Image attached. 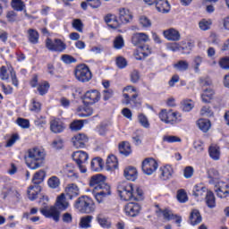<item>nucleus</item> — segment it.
Masks as SVG:
<instances>
[{
	"mask_svg": "<svg viewBox=\"0 0 229 229\" xmlns=\"http://www.w3.org/2000/svg\"><path fill=\"white\" fill-rule=\"evenodd\" d=\"M118 194L123 201H142V190L134 188L132 183L122 182L117 187Z\"/></svg>",
	"mask_w": 229,
	"mask_h": 229,
	"instance_id": "obj_1",
	"label": "nucleus"
},
{
	"mask_svg": "<svg viewBox=\"0 0 229 229\" xmlns=\"http://www.w3.org/2000/svg\"><path fill=\"white\" fill-rule=\"evenodd\" d=\"M46 161V151L42 148H32L27 151L25 156L26 165L30 169H38L44 165Z\"/></svg>",
	"mask_w": 229,
	"mask_h": 229,
	"instance_id": "obj_2",
	"label": "nucleus"
},
{
	"mask_svg": "<svg viewBox=\"0 0 229 229\" xmlns=\"http://www.w3.org/2000/svg\"><path fill=\"white\" fill-rule=\"evenodd\" d=\"M67 208H69V202H67L65 193H62L57 197L55 207L50 208V209L41 208L40 212L46 217H52L57 223L60 221V210H67Z\"/></svg>",
	"mask_w": 229,
	"mask_h": 229,
	"instance_id": "obj_3",
	"label": "nucleus"
},
{
	"mask_svg": "<svg viewBox=\"0 0 229 229\" xmlns=\"http://www.w3.org/2000/svg\"><path fill=\"white\" fill-rule=\"evenodd\" d=\"M73 207L82 214H91V212L96 210L94 200H92L90 197L85 195L79 197L75 200Z\"/></svg>",
	"mask_w": 229,
	"mask_h": 229,
	"instance_id": "obj_4",
	"label": "nucleus"
},
{
	"mask_svg": "<svg viewBox=\"0 0 229 229\" xmlns=\"http://www.w3.org/2000/svg\"><path fill=\"white\" fill-rule=\"evenodd\" d=\"M75 78L81 83H87L92 80V72L86 64H79L75 69Z\"/></svg>",
	"mask_w": 229,
	"mask_h": 229,
	"instance_id": "obj_5",
	"label": "nucleus"
},
{
	"mask_svg": "<svg viewBox=\"0 0 229 229\" xmlns=\"http://www.w3.org/2000/svg\"><path fill=\"white\" fill-rule=\"evenodd\" d=\"M180 114L173 112L172 110L167 111L166 109L161 110L159 113V119L165 124H174L180 123Z\"/></svg>",
	"mask_w": 229,
	"mask_h": 229,
	"instance_id": "obj_6",
	"label": "nucleus"
},
{
	"mask_svg": "<svg viewBox=\"0 0 229 229\" xmlns=\"http://www.w3.org/2000/svg\"><path fill=\"white\" fill-rule=\"evenodd\" d=\"M74 162H76L81 173H87L85 164L89 160V154L83 150L73 152L72 155Z\"/></svg>",
	"mask_w": 229,
	"mask_h": 229,
	"instance_id": "obj_7",
	"label": "nucleus"
},
{
	"mask_svg": "<svg viewBox=\"0 0 229 229\" xmlns=\"http://www.w3.org/2000/svg\"><path fill=\"white\" fill-rule=\"evenodd\" d=\"M141 169L144 174L151 176L158 169V163L153 157H147L142 161Z\"/></svg>",
	"mask_w": 229,
	"mask_h": 229,
	"instance_id": "obj_8",
	"label": "nucleus"
},
{
	"mask_svg": "<svg viewBox=\"0 0 229 229\" xmlns=\"http://www.w3.org/2000/svg\"><path fill=\"white\" fill-rule=\"evenodd\" d=\"M140 205L135 202H129L124 207L126 216H130L131 217H137L140 214Z\"/></svg>",
	"mask_w": 229,
	"mask_h": 229,
	"instance_id": "obj_9",
	"label": "nucleus"
},
{
	"mask_svg": "<svg viewBox=\"0 0 229 229\" xmlns=\"http://www.w3.org/2000/svg\"><path fill=\"white\" fill-rule=\"evenodd\" d=\"M84 99L89 105H95V103H98V101L101 99V93H99L97 89L88 90L84 95Z\"/></svg>",
	"mask_w": 229,
	"mask_h": 229,
	"instance_id": "obj_10",
	"label": "nucleus"
},
{
	"mask_svg": "<svg viewBox=\"0 0 229 229\" xmlns=\"http://www.w3.org/2000/svg\"><path fill=\"white\" fill-rule=\"evenodd\" d=\"M72 142L77 149L80 148H85V144L89 142V137L83 133H79L72 139Z\"/></svg>",
	"mask_w": 229,
	"mask_h": 229,
	"instance_id": "obj_11",
	"label": "nucleus"
},
{
	"mask_svg": "<svg viewBox=\"0 0 229 229\" xmlns=\"http://www.w3.org/2000/svg\"><path fill=\"white\" fill-rule=\"evenodd\" d=\"M64 192L68 199H72L80 196V188L74 183H70L65 187Z\"/></svg>",
	"mask_w": 229,
	"mask_h": 229,
	"instance_id": "obj_12",
	"label": "nucleus"
},
{
	"mask_svg": "<svg viewBox=\"0 0 229 229\" xmlns=\"http://www.w3.org/2000/svg\"><path fill=\"white\" fill-rule=\"evenodd\" d=\"M61 173H63L64 176H67L68 178H72V180H78L79 178L78 174L74 172V165L71 163L66 164L61 170Z\"/></svg>",
	"mask_w": 229,
	"mask_h": 229,
	"instance_id": "obj_13",
	"label": "nucleus"
},
{
	"mask_svg": "<svg viewBox=\"0 0 229 229\" xmlns=\"http://www.w3.org/2000/svg\"><path fill=\"white\" fill-rule=\"evenodd\" d=\"M50 130L53 133H62L65 130L64 122L58 118H54L50 121Z\"/></svg>",
	"mask_w": 229,
	"mask_h": 229,
	"instance_id": "obj_14",
	"label": "nucleus"
},
{
	"mask_svg": "<svg viewBox=\"0 0 229 229\" xmlns=\"http://www.w3.org/2000/svg\"><path fill=\"white\" fill-rule=\"evenodd\" d=\"M131 42L134 46H140V44H146L149 42V36L144 32L136 33L131 38Z\"/></svg>",
	"mask_w": 229,
	"mask_h": 229,
	"instance_id": "obj_15",
	"label": "nucleus"
},
{
	"mask_svg": "<svg viewBox=\"0 0 229 229\" xmlns=\"http://www.w3.org/2000/svg\"><path fill=\"white\" fill-rule=\"evenodd\" d=\"M41 191L42 187L40 185H30L27 191L29 199H30V201H35V199L38 198V194H40Z\"/></svg>",
	"mask_w": 229,
	"mask_h": 229,
	"instance_id": "obj_16",
	"label": "nucleus"
},
{
	"mask_svg": "<svg viewBox=\"0 0 229 229\" xmlns=\"http://www.w3.org/2000/svg\"><path fill=\"white\" fill-rule=\"evenodd\" d=\"M163 35L166 40H172L173 42H178L181 38L180 32L173 28L164 30Z\"/></svg>",
	"mask_w": 229,
	"mask_h": 229,
	"instance_id": "obj_17",
	"label": "nucleus"
},
{
	"mask_svg": "<svg viewBox=\"0 0 229 229\" xmlns=\"http://www.w3.org/2000/svg\"><path fill=\"white\" fill-rule=\"evenodd\" d=\"M119 19L122 24H128V22H131V20L133 19V15L130 12V10L126 8H121L119 10Z\"/></svg>",
	"mask_w": 229,
	"mask_h": 229,
	"instance_id": "obj_18",
	"label": "nucleus"
},
{
	"mask_svg": "<svg viewBox=\"0 0 229 229\" xmlns=\"http://www.w3.org/2000/svg\"><path fill=\"white\" fill-rule=\"evenodd\" d=\"M156 207L157 208L156 210V214L157 215L158 217H161L163 216L165 221H171L172 219H174L176 217V215L173 214V211L169 209L162 210V208H158V205H156Z\"/></svg>",
	"mask_w": 229,
	"mask_h": 229,
	"instance_id": "obj_19",
	"label": "nucleus"
},
{
	"mask_svg": "<svg viewBox=\"0 0 229 229\" xmlns=\"http://www.w3.org/2000/svg\"><path fill=\"white\" fill-rule=\"evenodd\" d=\"M156 8L160 13H169L171 5L167 0H157L156 2Z\"/></svg>",
	"mask_w": 229,
	"mask_h": 229,
	"instance_id": "obj_20",
	"label": "nucleus"
},
{
	"mask_svg": "<svg viewBox=\"0 0 229 229\" xmlns=\"http://www.w3.org/2000/svg\"><path fill=\"white\" fill-rule=\"evenodd\" d=\"M106 182V179L102 174L93 175L90 179L89 185L93 187L94 191L97 190L100 185Z\"/></svg>",
	"mask_w": 229,
	"mask_h": 229,
	"instance_id": "obj_21",
	"label": "nucleus"
},
{
	"mask_svg": "<svg viewBox=\"0 0 229 229\" xmlns=\"http://www.w3.org/2000/svg\"><path fill=\"white\" fill-rule=\"evenodd\" d=\"M202 217L199 210L192 209L190 215V225L192 226H196V225H199L201 223Z\"/></svg>",
	"mask_w": 229,
	"mask_h": 229,
	"instance_id": "obj_22",
	"label": "nucleus"
},
{
	"mask_svg": "<svg viewBox=\"0 0 229 229\" xmlns=\"http://www.w3.org/2000/svg\"><path fill=\"white\" fill-rule=\"evenodd\" d=\"M123 174L126 180H130L131 182H135L137 180V169L133 166L125 168Z\"/></svg>",
	"mask_w": 229,
	"mask_h": 229,
	"instance_id": "obj_23",
	"label": "nucleus"
},
{
	"mask_svg": "<svg viewBox=\"0 0 229 229\" xmlns=\"http://www.w3.org/2000/svg\"><path fill=\"white\" fill-rule=\"evenodd\" d=\"M119 163L117 162V157L114 155H110L107 157L106 162V167L107 171H114V169H117V165Z\"/></svg>",
	"mask_w": 229,
	"mask_h": 229,
	"instance_id": "obj_24",
	"label": "nucleus"
},
{
	"mask_svg": "<svg viewBox=\"0 0 229 229\" xmlns=\"http://www.w3.org/2000/svg\"><path fill=\"white\" fill-rule=\"evenodd\" d=\"M161 180H169L173 176V167L169 165H166L160 168Z\"/></svg>",
	"mask_w": 229,
	"mask_h": 229,
	"instance_id": "obj_25",
	"label": "nucleus"
},
{
	"mask_svg": "<svg viewBox=\"0 0 229 229\" xmlns=\"http://www.w3.org/2000/svg\"><path fill=\"white\" fill-rule=\"evenodd\" d=\"M105 21L106 24H108L109 28H112L113 30H116V28H119L120 26L119 21H117V18L113 14H107L105 17Z\"/></svg>",
	"mask_w": 229,
	"mask_h": 229,
	"instance_id": "obj_26",
	"label": "nucleus"
},
{
	"mask_svg": "<svg viewBox=\"0 0 229 229\" xmlns=\"http://www.w3.org/2000/svg\"><path fill=\"white\" fill-rule=\"evenodd\" d=\"M208 178L209 179L208 182L213 185V183H216L219 180V171L215 168H210L208 171Z\"/></svg>",
	"mask_w": 229,
	"mask_h": 229,
	"instance_id": "obj_27",
	"label": "nucleus"
},
{
	"mask_svg": "<svg viewBox=\"0 0 229 229\" xmlns=\"http://www.w3.org/2000/svg\"><path fill=\"white\" fill-rule=\"evenodd\" d=\"M45 178H46V171L39 170L35 173V174L32 178V182L36 185H40V183H42V182H44Z\"/></svg>",
	"mask_w": 229,
	"mask_h": 229,
	"instance_id": "obj_28",
	"label": "nucleus"
},
{
	"mask_svg": "<svg viewBox=\"0 0 229 229\" xmlns=\"http://www.w3.org/2000/svg\"><path fill=\"white\" fill-rule=\"evenodd\" d=\"M96 219L98 225L102 226V228H110L112 226V223H110V221H108V218H106L103 214H98Z\"/></svg>",
	"mask_w": 229,
	"mask_h": 229,
	"instance_id": "obj_29",
	"label": "nucleus"
},
{
	"mask_svg": "<svg viewBox=\"0 0 229 229\" xmlns=\"http://www.w3.org/2000/svg\"><path fill=\"white\" fill-rule=\"evenodd\" d=\"M119 152L121 155H124V157H128L131 155V146L130 143L123 141L119 145Z\"/></svg>",
	"mask_w": 229,
	"mask_h": 229,
	"instance_id": "obj_30",
	"label": "nucleus"
},
{
	"mask_svg": "<svg viewBox=\"0 0 229 229\" xmlns=\"http://www.w3.org/2000/svg\"><path fill=\"white\" fill-rule=\"evenodd\" d=\"M206 204L208 205V208H215L216 207V196L212 191H207Z\"/></svg>",
	"mask_w": 229,
	"mask_h": 229,
	"instance_id": "obj_31",
	"label": "nucleus"
},
{
	"mask_svg": "<svg viewBox=\"0 0 229 229\" xmlns=\"http://www.w3.org/2000/svg\"><path fill=\"white\" fill-rule=\"evenodd\" d=\"M214 89H206L203 90V93L201 94V99L203 103H210V100L212 98H214Z\"/></svg>",
	"mask_w": 229,
	"mask_h": 229,
	"instance_id": "obj_32",
	"label": "nucleus"
},
{
	"mask_svg": "<svg viewBox=\"0 0 229 229\" xmlns=\"http://www.w3.org/2000/svg\"><path fill=\"white\" fill-rule=\"evenodd\" d=\"M28 38H29V42H30V44H38V38H39V35H38V31L33 30V29H30L28 30Z\"/></svg>",
	"mask_w": 229,
	"mask_h": 229,
	"instance_id": "obj_33",
	"label": "nucleus"
},
{
	"mask_svg": "<svg viewBox=\"0 0 229 229\" xmlns=\"http://www.w3.org/2000/svg\"><path fill=\"white\" fill-rule=\"evenodd\" d=\"M207 192H208V190L207 189V187L201 184L195 185V187L193 188V196H195L196 198H199V196H205Z\"/></svg>",
	"mask_w": 229,
	"mask_h": 229,
	"instance_id": "obj_34",
	"label": "nucleus"
},
{
	"mask_svg": "<svg viewBox=\"0 0 229 229\" xmlns=\"http://www.w3.org/2000/svg\"><path fill=\"white\" fill-rule=\"evenodd\" d=\"M209 156L213 160H219V157H221V152L219 151V147L216 145H211L209 147Z\"/></svg>",
	"mask_w": 229,
	"mask_h": 229,
	"instance_id": "obj_35",
	"label": "nucleus"
},
{
	"mask_svg": "<svg viewBox=\"0 0 229 229\" xmlns=\"http://www.w3.org/2000/svg\"><path fill=\"white\" fill-rule=\"evenodd\" d=\"M123 98L125 99L124 101L125 105H130V103H133L134 105H140V103L137 102V98H139V93H137V91L131 98H130V94L123 93Z\"/></svg>",
	"mask_w": 229,
	"mask_h": 229,
	"instance_id": "obj_36",
	"label": "nucleus"
},
{
	"mask_svg": "<svg viewBox=\"0 0 229 229\" xmlns=\"http://www.w3.org/2000/svg\"><path fill=\"white\" fill-rule=\"evenodd\" d=\"M174 68L180 72H185L189 69V63L187 61L181 60L174 64Z\"/></svg>",
	"mask_w": 229,
	"mask_h": 229,
	"instance_id": "obj_37",
	"label": "nucleus"
},
{
	"mask_svg": "<svg viewBox=\"0 0 229 229\" xmlns=\"http://www.w3.org/2000/svg\"><path fill=\"white\" fill-rule=\"evenodd\" d=\"M95 191L102 192V194H106V196H110V194H112V190L106 181L104 182V183L100 184L98 188H97Z\"/></svg>",
	"mask_w": 229,
	"mask_h": 229,
	"instance_id": "obj_38",
	"label": "nucleus"
},
{
	"mask_svg": "<svg viewBox=\"0 0 229 229\" xmlns=\"http://www.w3.org/2000/svg\"><path fill=\"white\" fill-rule=\"evenodd\" d=\"M197 124L199 128V130H201L202 131H204L206 133V131L208 130H210V121L207 120V119H199L197 122Z\"/></svg>",
	"mask_w": 229,
	"mask_h": 229,
	"instance_id": "obj_39",
	"label": "nucleus"
},
{
	"mask_svg": "<svg viewBox=\"0 0 229 229\" xmlns=\"http://www.w3.org/2000/svg\"><path fill=\"white\" fill-rule=\"evenodd\" d=\"M47 185L50 189H58L60 187V178L55 175L51 176L47 181Z\"/></svg>",
	"mask_w": 229,
	"mask_h": 229,
	"instance_id": "obj_40",
	"label": "nucleus"
},
{
	"mask_svg": "<svg viewBox=\"0 0 229 229\" xmlns=\"http://www.w3.org/2000/svg\"><path fill=\"white\" fill-rule=\"evenodd\" d=\"M80 112H81V109L78 107L77 113L80 117H90V115L94 114V110L92 109V107H89V106L84 107L81 113Z\"/></svg>",
	"mask_w": 229,
	"mask_h": 229,
	"instance_id": "obj_41",
	"label": "nucleus"
},
{
	"mask_svg": "<svg viewBox=\"0 0 229 229\" xmlns=\"http://www.w3.org/2000/svg\"><path fill=\"white\" fill-rule=\"evenodd\" d=\"M103 167V159L101 157H95L91 161L92 171H99Z\"/></svg>",
	"mask_w": 229,
	"mask_h": 229,
	"instance_id": "obj_42",
	"label": "nucleus"
},
{
	"mask_svg": "<svg viewBox=\"0 0 229 229\" xmlns=\"http://www.w3.org/2000/svg\"><path fill=\"white\" fill-rule=\"evenodd\" d=\"M92 219H94V216H86L81 218V228H90V223H92Z\"/></svg>",
	"mask_w": 229,
	"mask_h": 229,
	"instance_id": "obj_43",
	"label": "nucleus"
},
{
	"mask_svg": "<svg viewBox=\"0 0 229 229\" xmlns=\"http://www.w3.org/2000/svg\"><path fill=\"white\" fill-rule=\"evenodd\" d=\"M83 128V120H74L70 124L72 131H80Z\"/></svg>",
	"mask_w": 229,
	"mask_h": 229,
	"instance_id": "obj_44",
	"label": "nucleus"
},
{
	"mask_svg": "<svg viewBox=\"0 0 229 229\" xmlns=\"http://www.w3.org/2000/svg\"><path fill=\"white\" fill-rule=\"evenodd\" d=\"M12 6L13 10H16V12H22V10L26 8V5L22 0H13Z\"/></svg>",
	"mask_w": 229,
	"mask_h": 229,
	"instance_id": "obj_45",
	"label": "nucleus"
},
{
	"mask_svg": "<svg viewBox=\"0 0 229 229\" xmlns=\"http://www.w3.org/2000/svg\"><path fill=\"white\" fill-rule=\"evenodd\" d=\"M47 90H49V82L44 81L38 86V91L39 92L40 96H45L47 94Z\"/></svg>",
	"mask_w": 229,
	"mask_h": 229,
	"instance_id": "obj_46",
	"label": "nucleus"
},
{
	"mask_svg": "<svg viewBox=\"0 0 229 229\" xmlns=\"http://www.w3.org/2000/svg\"><path fill=\"white\" fill-rule=\"evenodd\" d=\"M72 26L76 31L79 33H83V22L80 19H73L72 22Z\"/></svg>",
	"mask_w": 229,
	"mask_h": 229,
	"instance_id": "obj_47",
	"label": "nucleus"
},
{
	"mask_svg": "<svg viewBox=\"0 0 229 229\" xmlns=\"http://www.w3.org/2000/svg\"><path fill=\"white\" fill-rule=\"evenodd\" d=\"M210 26H212V21L211 20H201L199 22V28L202 30V31H207L208 30V29L210 28Z\"/></svg>",
	"mask_w": 229,
	"mask_h": 229,
	"instance_id": "obj_48",
	"label": "nucleus"
},
{
	"mask_svg": "<svg viewBox=\"0 0 229 229\" xmlns=\"http://www.w3.org/2000/svg\"><path fill=\"white\" fill-rule=\"evenodd\" d=\"M163 142H168L169 144H173V142H182V139L178 136L165 135L163 137Z\"/></svg>",
	"mask_w": 229,
	"mask_h": 229,
	"instance_id": "obj_49",
	"label": "nucleus"
},
{
	"mask_svg": "<svg viewBox=\"0 0 229 229\" xmlns=\"http://www.w3.org/2000/svg\"><path fill=\"white\" fill-rule=\"evenodd\" d=\"M16 124H18V126H20V128H23L24 130H28V128H30V120L19 117L16 120Z\"/></svg>",
	"mask_w": 229,
	"mask_h": 229,
	"instance_id": "obj_50",
	"label": "nucleus"
},
{
	"mask_svg": "<svg viewBox=\"0 0 229 229\" xmlns=\"http://www.w3.org/2000/svg\"><path fill=\"white\" fill-rule=\"evenodd\" d=\"M67 49V45L59 38H55V51L62 53Z\"/></svg>",
	"mask_w": 229,
	"mask_h": 229,
	"instance_id": "obj_51",
	"label": "nucleus"
},
{
	"mask_svg": "<svg viewBox=\"0 0 229 229\" xmlns=\"http://www.w3.org/2000/svg\"><path fill=\"white\" fill-rule=\"evenodd\" d=\"M124 46V39L123 36H118L114 40V49H123Z\"/></svg>",
	"mask_w": 229,
	"mask_h": 229,
	"instance_id": "obj_52",
	"label": "nucleus"
},
{
	"mask_svg": "<svg viewBox=\"0 0 229 229\" xmlns=\"http://www.w3.org/2000/svg\"><path fill=\"white\" fill-rule=\"evenodd\" d=\"M93 196L96 199V201H98V203H103V201H105V198H106V196L105 193H102L101 191H98L96 190L93 191Z\"/></svg>",
	"mask_w": 229,
	"mask_h": 229,
	"instance_id": "obj_53",
	"label": "nucleus"
},
{
	"mask_svg": "<svg viewBox=\"0 0 229 229\" xmlns=\"http://www.w3.org/2000/svg\"><path fill=\"white\" fill-rule=\"evenodd\" d=\"M116 65L118 69H124L128 65V61L123 56L116 57Z\"/></svg>",
	"mask_w": 229,
	"mask_h": 229,
	"instance_id": "obj_54",
	"label": "nucleus"
},
{
	"mask_svg": "<svg viewBox=\"0 0 229 229\" xmlns=\"http://www.w3.org/2000/svg\"><path fill=\"white\" fill-rule=\"evenodd\" d=\"M177 199L180 203H186L189 199L187 198V192H185V190H179L177 191Z\"/></svg>",
	"mask_w": 229,
	"mask_h": 229,
	"instance_id": "obj_55",
	"label": "nucleus"
},
{
	"mask_svg": "<svg viewBox=\"0 0 229 229\" xmlns=\"http://www.w3.org/2000/svg\"><path fill=\"white\" fill-rule=\"evenodd\" d=\"M139 123L143 126V128H149V122L148 121V117L144 115V114H140L138 115Z\"/></svg>",
	"mask_w": 229,
	"mask_h": 229,
	"instance_id": "obj_56",
	"label": "nucleus"
},
{
	"mask_svg": "<svg viewBox=\"0 0 229 229\" xmlns=\"http://www.w3.org/2000/svg\"><path fill=\"white\" fill-rule=\"evenodd\" d=\"M215 192H216V196L218 198H228L229 196V188H222L220 190H215Z\"/></svg>",
	"mask_w": 229,
	"mask_h": 229,
	"instance_id": "obj_57",
	"label": "nucleus"
},
{
	"mask_svg": "<svg viewBox=\"0 0 229 229\" xmlns=\"http://www.w3.org/2000/svg\"><path fill=\"white\" fill-rule=\"evenodd\" d=\"M140 24H141L143 28H151V20L146 16H140Z\"/></svg>",
	"mask_w": 229,
	"mask_h": 229,
	"instance_id": "obj_58",
	"label": "nucleus"
},
{
	"mask_svg": "<svg viewBox=\"0 0 229 229\" xmlns=\"http://www.w3.org/2000/svg\"><path fill=\"white\" fill-rule=\"evenodd\" d=\"M61 60L64 61V64H76L77 60L72 55H63Z\"/></svg>",
	"mask_w": 229,
	"mask_h": 229,
	"instance_id": "obj_59",
	"label": "nucleus"
},
{
	"mask_svg": "<svg viewBox=\"0 0 229 229\" xmlns=\"http://www.w3.org/2000/svg\"><path fill=\"white\" fill-rule=\"evenodd\" d=\"M219 66L221 69H225V71H229V57H224L219 60Z\"/></svg>",
	"mask_w": 229,
	"mask_h": 229,
	"instance_id": "obj_60",
	"label": "nucleus"
},
{
	"mask_svg": "<svg viewBox=\"0 0 229 229\" xmlns=\"http://www.w3.org/2000/svg\"><path fill=\"white\" fill-rule=\"evenodd\" d=\"M213 185H215V191H220L221 189H229V184L222 181H216V182L213 183Z\"/></svg>",
	"mask_w": 229,
	"mask_h": 229,
	"instance_id": "obj_61",
	"label": "nucleus"
},
{
	"mask_svg": "<svg viewBox=\"0 0 229 229\" xmlns=\"http://www.w3.org/2000/svg\"><path fill=\"white\" fill-rule=\"evenodd\" d=\"M0 78L3 81L9 80L10 75L8 74V71L6 70V66H2L0 68Z\"/></svg>",
	"mask_w": 229,
	"mask_h": 229,
	"instance_id": "obj_62",
	"label": "nucleus"
},
{
	"mask_svg": "<svg viewBox=\"0 0 229 229\" xmlns=\"http://www.w3.org/2000/svg\"><path fill=\"white\" fill-rule=\"evenodd\" d=\"M46 47L48 48L49 51H55V41H53L51 38H47L46 40Z\"/></svg>",
	"mask_w": 229,
	"mask_h": 229,
	"instance_id": "obj_63",
	"label": "nucleus"
},
{
	"mask_svg": "<svg viewBox=\"0 0 229 229\" xmlns=\"http://www.w3.org/2000/svg\"><path fill=\"white\" fill-rule=\"evenodd\" d=\"M183 174L185 178H192V175L194 174V168L192 166H186L184 168Z\"/></svg>",
	"mask_w": 229,
	"mask_h": 229,
	"instance_id": "obj_64",
	"label": "nucleus"
}]
</instances>
